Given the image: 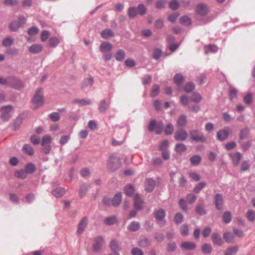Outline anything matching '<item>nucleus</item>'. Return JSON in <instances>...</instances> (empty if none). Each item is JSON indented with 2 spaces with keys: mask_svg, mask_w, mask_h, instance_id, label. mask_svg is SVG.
I'll use <instances>...</instances> for the list:
<instances>
[{
  "mask_svg": "<svg viewBox=\"0 0 255 255\" xmlns=\"http://www.w3.org/2000/svg\"><path fill=\"white\" fill-rule=\"evenodd\" d=\"M94 82L93 78L89 77L84 79L81 84V87L82 89H84L88 86H92Z\"/></svg>",
  "mask_w": 255,
  "mask_h": 255,
  "instance_id": "23",
  "label": "nucleus"
},
{
  "mask_svg": "<svg viewBox=\"0 0 255 255\" xmlns=\"http://www.w3.org/2000/svg\"><path fill=\"white\" fill-rule=\"evenodd\" d=\"M160 88L157 85H154L152 87L151 92V96L152 97L156 96L159 92Z\"/></svg>",
  "mask_w": 255,
  "mask_h": 255,
  "instance_id": "50",
  "label": "nucleus"
},
{
  "mask_svg": "<svg viewBox=\"0 0 255 255\" xmlns=\"http://www.w3.org/2000/svg\"><path fill=\"white\" fill-rule=\"evenodd\" d=\"M249 134V129L247 128H244L242 129L240 133L239 141L242 140L248 137Z\"/></svg>",
  "mask_w": 255,
  "mask_h": 255,
  "instance_id": "31",
  "label": "nucleus"
},
{
  "mask_svg": "<svg viewBox=\"0 0 255 255\" xmlns=\"http://www.w3.org/2000/svg\"><path fill=\"white\" fill-rule=\"evenodd\" d=\"M188 137L187 132L183 129L177 130L174 134L175 139L177 141L185 140Z\"/></svg>",
  "mask_w": 255,
  "mask_h": 255,
  "instance_id": "9",
  "label": "nucleus"
},
{
  "mask_svg": "<svg viewBox=\"0 0 255 255\" xmlns=\"http://www.w3.org/2000/svg\"><path fill=\"white\" fill-rule=\"evenodd\" d=\"M189 177L194 181H197L200 179V176L195 172H189Z\"/></svg>",
  "mask_w": 255,
  "mask_h": 255,
  "instance_id": "61",
  "label": "nucleus"
},
{
  "mask_svg": "<svg viewBox=\"0 0 255 255\" xmlns=\"http://www.w3.org/2000/svg\"><path fill=\"white\" fill-rule=\"evenodd\" d=\"M184 81V78L183 76L180 74H176L174 77V82L177 85H180Z\"/></svg>",
  "mask_w": 255,
  "mask_h": 255,
  "instance_id": "36",
  "label": "nucleus"
},
{
  "mask_svg": "<svg viewBox=\"0 0 255 255\" xmlns=\"http://www.w3.org/2000/svg\"><path fill=\"white\" fill-rule=\"evenodd\" d=\"M231 132L228 127H226L221 130H219L217 133V138L220 141H224L227 139Z\"/></svg>",
  "mask_w": 255,
  "mask_h": 255,
  "instance_id": "6",
  "label": "nucleus"
},
{
  "mask_svg": "<svg viewBox=\"0 0 255 255\" xmlns=\"http://www.w3.org/2000/svg\"><path fill=\"white\" fill-rule=\"evenodd\" d=\"M196 11L197 14L204 16L208 13V8L205 4L199 3L196 6Z\"/></svg>",
  "mask_w": 255,
  "mask_h": 255,
  "instance_id": "10",
  "label": "nucleus"
},
{
  "mask_svg": "<svg viewBox=\"0 0 255 255\" xmlns=\"http://www.w3.org/2000/svg\"><path fill=\"white\" fill-rule=\"evenodd\" d=\"M181 234L182 236H185L188 234V228L187 225H183L180 228Z\"/></svg>",
  "mask_w": 255,
  "mask_h": 255,
  "instance_id": "62",
  "label": "nucleus"
},
{
  "mask_svg": "<svg viewBox=\"0 0 255 255\" xmlns=\"http://www.w3.org/2000/svg\"><path fill=\"white\" fill-rule=\"evenodd\" d=\"M104 243V239L101 237L95 238L93 245V249L95 252H98L101 248Z\"/></svg>",
  "mask_w": 255,
  "mask_h": 255,
  "instance_id": "14",
  "label": "nucleus"
},
{
  "mask_svg": "<svg viewBox=\"0 0 255 255\" xmlns=\"http://www.w3.org/2000/svg\"><path fill=\"white\" fill-rule=\"evenodd\" d=\"M246 217L248 220L250 222H253L255 220V212L252 210H249L246 213Z\"/></svg>",
  "mask_w": 255,
  "mask_h": 255,
  "instance_id": "40",
  "label": "nucleus"
},
{
  "mask_svg": "<svg viewBox=\"0 0 255 255\" xmlns=\"http://www.w3.org/2000/svg\"><path fill=\"white\" fill-rule=\"evenodd\" d=\"M117 221V219L115 216H111L106 218L104 222L106 225H112L114 224Z\"/></svg>",
  "mask_w": 255,
  "mask_h": 255,
  "instance_id": "39",
  "label": "nucleus"
},
{
  "mask_svg": "<svg viewBox=\"0 0 255 255\" xmlns=\"http://www.w3.org/2000/svg\"><path fill=\"white\" fill-rule=\"evenodd\" d=\"M229 155L232 159L233 164L235 166H238L242 157V154L239 152H236L235 153H230Z\"/></svg>",
  "mask_w": 255,
  "mask_h": 255,
  "instance_id": "12",
  "label": "nucleus"
},
{
  "mask_svg": "<svg viewBox=\"0 0 255 255\" xmlns=\"http://www.w3.org/2000/svg\"><path fill=\"white\" fill-rule=\"evenodd\" d=\"M22 150L29 155H32L34 154V149L33 147L28 144H25L23 146Z\"/></svg>",
  "mask_w": 255,
  "mask_h": 255,
  "instance_id": "29",
  "label": "nucleus"
},
{
  "mask_svg": "<svg viewBox=\"0 0 255 255\" xmlns=\"http://www.w3.org/2000/svg\"><path fill=\"white\" fill-rule=\"evenodd\" d=\"M43 49L41 44H34L28 48L29 51L32 54H37L40 52Z\"/></svg>",
  "mask_w": 255,
  "mask_h": 255,
  "instance_id": "15",
  "label": "nucleus"
},
{
  "mask_svg": "<svg viewBox=\"0 0 255 255\" xmlns=\"http://www.w3.org/2000/svg\"><path fill=\"white\" fill-rule=\"evenodd\" d=\"M113 49V45L108 42H103L100 46V50L103 53L108 52Z\"/></svg>",
  "mask_w": 255,
  "mask_h": 255,
  "instance_id": "17",
  "label": "nucleus"
},
{
  "mask_svg": "<svg viewBox=\"0 0 255 255\" xmlns=\"http://www.w3.org/2000/svg\"><path fill=\"white\" fill-rule=\"evenodd\" d=\"M49 36V32L47 30H43L42 31L40 35V39L42 42H45L48 39Z\"/></svg>",
  "mask_w": 255,
  "mask_h": 255,
  "instance_id": "53",
  "label": "nucleus"
},
{
  "mask_svg": "<svg viewBox=\"0 0 255 255\" xmlns=\"http://www.w3.org/2000/svg\"><path fill=\"white\" fill-rule=\"evenodd\" d=\"M163 126L164 125L162 122L156 125V121L155 120H152L149 123L148 130L150 131H152L156 127V128L157 129L156 132L157 134H160L163 128Z\"/></svg>",
  "mask_w": 255,
  "mask_h": 255,
  "instance_id": "8",
  "label": "nucleus"
},
{
  "mask_svg": "<svg viewBox=\"0 0 255 255\" xmlns=\"http://www.w3.org/2000/svg\"><path fill=\"white\" fill-rule=\"evenodd\" d=\"M66 193V190L62 187H58L52 191V194L56 198L62 197Z\"/></svg>",
  "mask_w": 255,
  "mask_h": 255,
  "instance_id": "21",
  "label": "nucleus"
},
{
  "mask_svg": "<svg viewBox=\"0 0 255 255\" xmlns=\"http://www.w3.org/2000/svg\"><path fill=\"white\" fill-rule=\"evenodd\" d=\"M180 247L184 250H191L194 249L196 248V245L192 242H185L181 244Z\"/></svg>",
  "mask_w": 255,
  "mask_h": 255,
  "instance_id": "22",
  "label": "nucleus"
},
{
  "mask_svg": "<svg viewBox=\"0 0 255 255\" xmlns=\"http://www.w3.org/2000/svg\"><path fill=\"white\" fill-rule=\"evenodd\" d=\"M187 147L186 145L182 143L176 144L175 147V151L179 153L185 151Z\"/></svg>",
  "mask_w": 255,
  "mask_h": 255,
  "instance_id": "38",
  "label": "nucleus"
},
{
  "mask_svg": "<svg viewBox=\"0 0 255 255\" xmlns=\"http://www.w3.org/2000/svg\"><path fill=\"white\" fill-rule=\"evenodd\" d=\"M223 238L225 242L228 244L235 242V237L233 233L230 232H225L223 234Z\"/></svg>",
  "mask_w": 255,
  "mask_h": 255,
  "instance_id": "16",
  "label": "nucleus"
},
{
  "mask_svg": "<svg viewBox=\"0 0 255 255\" xmlns=\"http://www.w3.org/2000/svg\"><path fill=\"white\" fill-rule=\"evenodd\" d=\"M206 185L205 182H201L199 183L195 188H194V192L196 193H199Z\"/></svg>",
  "mask_w": 255,
  "mask_h": 255,
  "instance_id": "51",
  "label": "nucleus"
},
{
  "mask_svg": "<svg viewBox=\"0 0 255 255\" xmlns=\"http://www.w3.org/2000/svg\"><path fill=\"white\" fill-rule=\"evenodd\" d=\"M32 103L35 108H38L42 106L44 103L43 95L42 90L39 89L36 90V93L32 100Z\"/></svg>",
  "mask_w": 255,
  "mask_h": 255,
  "instance_id": "2",
  "label": "nucleus"
},
{
  "mask_svg": "<svg viewBox=\"0 0 255 255\" xmlns=\"http://www.w3.org/2000/svg\"><path fill=\"white\" fill-rule=\"evenodd\" d=\"M179 3L178 2L175 0H172L169 4V7L172 10H175L178 8Z\"/></svg>",
  "mask_w": 255,
  "mask_h": 255,
  "instance_id": "63",
  "label": "nucleus"
},
{
  "mask_svg": "<svg viewBox=\"0 0 255 255\" xmlns=\"http://www.w3.org/2000/svg\"><path fill=\"white\" fill-rule=\"evenodd\" d=\"M52 141L51 137L49 135H45L43 136L42 141H41V145L42 146H45L46 145H50L49 144Z\"/></svg>",
  "mask_w": 255,
  "mask_h": 255,
  "instance_id": "35",
  "label": "nucleus"
},
{
  "mask_svg": "<svg viewBox=\"0 0 255 255\" xmlns=\"http://www.w3.org/2000/svg\"><path fill=\"white\" fill-rule=\"evenodd\" d=\"M35 170V165L31 163H28L25 166V171L27 173H32Z\"/></svg>",
  "mask_w": 255,
  "mask_h": 255,
  "instance_id": "49",
  "label": "nucleus"
},
{
  "mask_svg": "<svg viewBox=\"0 0 255 255\" xmlns=\"http://www.w3.org/2000/svg\"><path fill=\"white\" fill-rule=\"evenodd\" d=\"M88 219L86 217L83 218L78 225L77 233L79 234H82L84 231L87 225Z\"/></svg>",
  "mask_w": 255,
  "mask_h": 255,
  "instance_id": "20",
  "label": "nucleus"
},
{
  "mask_svg": "<svg viewBox=\"0 0 255 255\" xmlns=\"http://www.w3.org/2000/svg\"><path fill=\"white\" fill-rule=\"evenodd\" d=\"M183 216L180 213H177L174 217V221L176 224H180L183 222Z\"/></svg>",
  "mask_w": 255,
  "mask_h": 255,
  "instance_id": "55",
  "label": "nucleus"
},
{
  "mask_svg": "<svg viewBox=\"0 0 255 255\" xmlns=\"http://www.w3.org/2000/svg\"><path fill=\"white\" fill-rule=\"evenodd\" d=\"M202 158L201 156L195 155L190 158L191 163L194 166H197L200 164Z\"/></svg>",
  "mask_w": 255,
  "mask_h": 255,
  "instance_id": "32",
  "label": "nucleus"
},
{
  "mask_svg": "<svg viewBox=\"0 0 255 255\" xmlns=\"http://www.w3.org/2000/svg\"><path fill=\"white\" fill-rule=\"evenodd\" d=\"M114 33L110 29H106L101 32V36L104 39H108L113 36Z\"/></svg>",
  "mask_w": 255,
  "mask_h": 255,
  "instance_id": "28",
  "label": "nucleus"
},
{
  "mask_svg": "<svg viewBox=\"0 0 255 255\" xmlns=\"http://www.w3.org/2000/svg\"><path fill=\"white\" fill-rule=\"evenodd\" d=\"M180 22L181 23L186 26H188L191 24V19L187 16H182L180 18Z\"/></svg>",
  "mask_w": 255,
  "mask_h": 255,
  "instance_id": "43",
  "label": "nucleus"
},
{
  "mask_svg": "<svg viewBox=\"0 0 255 255\" xmlns=\"http://www.w3.org/2000/svg\"><path fill=\"white\" fill-rule=\"evenodd\" d=\"M202 99L201 96L198 93L194 92L193 94L192 101L196 103H199Z\"/></svg>",
  "mask_w": 255,
  "mask_h": 255,
  "instance_id": "52",
  "label": "nucleus"
},
{
  "mask_svg": "<svg viewBox=\"0 0 255 255\" xmlns=\"http://www.w3.org/2000/svg\"><path fill=\"white\" fill-rule=\"evenodd\" d=\"M39 32V29L36 27H32L28 29L27 33L30 35H34L37 34Z\"/></svg>",
  "mask_w": 255,
  "mask_h": 255,
  "instance_id": "58",
  "label": "nucleus"
},
{
  "mask_svg": "<svg viewBox=\"0 0 255 255\" xmlns=\"http://www.w3.org/2000/svg\"><path fill=\"white\" fill-rule=\"evenodd\" d=\"M134 192V187L130 184L127 185L125 187V193L128 196H131Z\"/></svg>",
  "mask_w": 255,
  "mask_h": 255,
  "instance_id": "33",
  "label": "nucleus"
},
{
  "mask_svg": "<svg viewBox=\"0 0 255 255\" xmlns=\"http://www.w3.org/2000/svg\"><path fill=\"white\" fill-rule=\"evenodd\" d=\"M195 89V85L192 82L187 83L184 87V90L186 93H189Z\"/></svg>",
  "mask_w": 255,
  "mask_h": 255,
  "instance_id": "44",
  "label": "nucleus"
},
{
  "mask_svg": "<svg viewBox=\"0 0 255 255\" xmlns=\"http://www.w3.org/2000/svg\"><path fill=\"white\" fill-rule=\"evenodd\" d=\"M121 165V162L119 157L115 154H112L109 158L108 162L109 168L114 171L119 168Z\"/></svg>",
  "mask_w": 255,
  "mask_h": 255,
  "instance_id": "1",
  "label": "nucleus"
},
{
  "mask_svg": "<svg viewBox=\"0 0 255 255\" xmlns=\"http://www.w3.org/2000/svg\"><path fill=\"white\" fill-rule=\"evenodd\" d=\"M137 11L135 7H130L128 10V15L131 18H134L137 14Z\"/></svg>",
  "mask_w": 255,
  "mask_h": 255,
  "instance_id": "48",
  "label": "nucleus"
},
{
  "mask_svg": "<svg viewBox=\"0 0 255 255\" xmlns=\"http://www.w3.org/2000/svg\"><path fill=\"white\" fill-rule=\"evenodd\" d=\"M73 104H78L80 106L90 105L92 103L90 100L89 99H75L73 101Z\"/></svg>",
  "mask_w": 255,
  "mask_h": 255,
  "instance_id": "26",
  "label": "nucleus"
},
{
  "mask_svg": "<svg viewBox=\"0 0 255 255\" xmlns=\"http://www.w3.org/2000/svg\"><path fill=\"white\" fill-rule=\"evenodd\" d=\"M13 110V107L11 105H7L2 107L0 108L1 112L0 118L3 121H7L10 118V112Z\"/></svg>",
  "mask_w": 255,
  "mask_h": 255,
  "instance_id": "3",
  "label": "nucleus"
},
{
  "mask_svg": "<svg viewBox=\"0 0 255 255\" xmlns=\"http://www.w3.org/2000/svg\"><path fill=\"white\" fill-rule=\"evenodd\" d=\"M134 204L136 209H141L143 207V201L139 194L134 196Z\"/></svg>",
  "mask_w": 255,
  "mask_h": 255,
  "instance_id": "19",
  "label": "nucleus"
},
{
  "mask_svg": "<svg viewBox=\"0 0 255 255\" xmlns=\"http://www.w3.org/2000/svg\"><path fill=\"white\" fill-rule=\"evenodd\" d=\"M215 204L216 208L221 210L223 208V196L220 194H217L215 197Z\"/></svg>",
  "mask_w": 255,
  "mask_h": 255,
  "instance_id": "13",
  "label": "nucleus"
},
{
  "mask_svg": "<svg viewBox=\"0 0 255 255\" xmlns=\"http://www.w3.org/2000/svg\"><path fill=\"white\" fill-rule=\"evenodd\" d=\"M27 174L26 171L23 170H17L15 172V176L21 179L25 178L27 177Z\"/></svg>",
  "mask_w": 255,
  "mask_h": 255,
  "instance_id": "47",
  "label": "nucleus"
},
{
  "mask_svg": "<svg viewBox=\"0 0 255 255\" xmlns=\"http://www.w3.org/2000/svg\"><path fill=\"white\" fill-rule=\"evenodd\" d=\"M122 197L121 193L116 194L111 201L112 204L115 207L119 206L121 202Z\"/></svg>",
  "mask_w": 255,
  "mask_h": 255,
  "instance_id": "25",
  "label": "nucleus"
},
{
  "mask_svg": "<svg viewBox=\"0 0 255 255\" xmlns=\"http://www.w3.org/2000/svg\"><path fill=\"white\" fill-rule=\"evenodd\" d=\"M238 249L239 248L237 246L235 247H229L225 251L224 255H235L237 254Z\"/></svg>",
  "mask_w": 255,
  "mask_h": 255,
  "instance_id": "24",
  "label": "nucleus"
},
{
  "mask_svg": "<svg viewBox=\"0 0 255 255\" xmlns=\"http://www.w3.org/2000/svg\"><path fill=\"white\" fill-rule=\"evenodd\" d=\"M180 101L182 105L187 106L189 103V99L186 95H183L180 97Z\"/></svg>",
  "mask_w": 255,
  "mask_h": 255,
  "instance_id": "60",
  "label": "nucleus"
},
{
  "mask_svg": "<svg viewBox=\"0 0 255 255\" xmlns=\"http://www.w3.org/2000/svg\"><path fill=\"white\" fill-rule=\"evenodd\" d=\"M173 130H174L173 126L171 124H169L166 127V128L165 129V132L166 134H171L172 133Z\"/></svg>",
  "mask_w": 255,
  "mask_h": 255,
  "instance_id": "59",
  "label": "nucleus"
},
{
  "mask_svg": "<svg viewBox=\"0 0 255 255\" xmlns=\"http://www.w3.org/2000/svg\"><path fill=\"white\" fill-rule=\"evenodd\" d=\"M13 38L10 37H7L3 40L2 44L4 47H8L10 46L13 43Z\"/></svg>",
  "mask_w": 255,
  "mask_h": 255,
  "instance_id": "41",
  "label": "nucleus"
},
{
  "mask_svg": "<svg viewBox=\"0 0 255 255\" xmlns=\"http://www.w3.org/2000/svg\"><path fill=\"white\" fill-rule=\"evenodd\" d=\"M155 218L160 226H163L165 224V212L163 209H159L154 213Z\"/></svg>",
  "mask_w": 255,
  "mask_h": 255,
  "instance_id": "5",
  "label": "nucleus"
},
{
  "mask_svg": "<svg viewBox=\"0 0 255 255\" xmlns=\"http://www.w3.org/2000/svg\"><path fill=\"white\" fill-rule=\"evenodd\" d=\"M189 133L191 138L193 140H195L197 142H203L205 140L203 134L201 133L198 130L193 129L190 130Z\"/></svg>",
  "mask_w": 255,
  "mask_h": 255,
  "instance_id": "7",
  "label": "nucleus"
},
{
  "mask_svg": "<svg viewBox=\"0 0 255 255\" xmlns=\"http://www.w3.org/2000/svg\"><path fill=\"white\" fill-rule=\"evenodd\" d=\"M187 123L186 117L185 115H182L180 116L177 121V125L178 127H184Z\"/></svg>",
  "mask_w": 255,
  "mask_h": 255,
  "instance_id": "30",
  "label": "nucleus"
},
{
  "mask_svg": "<svg viewBox=\"0 0 255 255\" xmlns=\"http://www.w3.org/2000/svg\"><path fill=\"white\" fill-rule=\"evenodd\" d=\"M49 117L52 121L57 122L60 119L59 114L56 112H53L50 114Z\"/></svg>",
  "mask_w": 255,
  "mask_h": 255,
  "instance_id": "56",
  "label": "nucleus"
},
{
  "mask_svg": "<svg viewBox=\"0 0 255 255\" xmlns=\"http://www.w3.org/2000/svg\"><path fill=\"white\" fill-rule=\"evenodd\" d=\"M211 238L214 244L217 245L219 246H222L224 244V241L220 235L217 233H213Z\"/></svg>",
  "mask_w": 255,
  "mask_h": 255,
  "instance_id": "18",
  "label": "nucleus"
},
{
  "mask_svg": "<svg viewBox=\"0 0 255 255\" xmlns=\"http://www.w3.org/2000/svg\"><path fill=\"white\" fill-rule=\"evenodd\" d=\"M126 57V53L122 49H119L115 55V58L117 61H121L124 59Z\"/></svg>",
  "mask_w": 255,
  "mask_h": 255,
  "instance_id": "27",
  "label": "nucleus"
},
{
  "mask_svg": "<svg viewBox=\"0 0 255 255\" xmlns=\"http://www.w3.org/2000/svg\"><path fill=\"white\" fill-rule=\"evenodd\" d=\"M128 230L132 232H135L140 228V224L137 222H132L128 226Z\"/></svg>",
  "mask_w": 255,
  "mask_h": 255,
  "instance_id": "34",
  "label": "nucleus"
},
{
  "mask_svg": "<svg viewBox=\"0 0 255 255\" xmlns=\"http://www.w3.org/2000/svg\"><path fill=\"white\" fill-rule=\"evenodd\" d=\"M145 190L148 192L153 190L155 186V181L152 178H147L145 180Z\"/></svg>",
  "mask_w": 255,
  "mask_h": 255,
  "instance_id": "11",
  "label": "nucleus"
},
{
  "mask_svg": "<svg viewBox=\"0 0 255 255\" xmlns=\"http://www.w3.org/2000/svg\"><path fill=\"white\" fill-rule=\"evenodd\" d=\"M132 255H143L142 250L138 248H133L131 250Z\"/></svg>",
  "mask_w": 255,
  "mask_h": 255,
  "instance_id": "64",
  "label": "nucleus"
},
{
  "mask_svg": "<svg viewBox=\"0 0 255 255\" xmlns=\"http://www.w3.org/2000/svg\"><path fill=\"white\" fill-rule=\"evenodd\" d=\"M202 252L205 254H210L212 251V248L209 244H204L201 248Z\"/></svg>",
  "mask_w": 255,
  "mask_h": 255,
  "instance_id": "37",
  "label": "nucleus"
},
{
  "mask_svg": "<svg viewBox=\"0 0 255 255\" xmlns=\"http://www.w3.org/2000/svg\"><path fill=\"white\" fill-rule=\"evenodd\" d=\"M108 108V105L106 103L105 100H102L100 102L99 110L100 112L104 113Z\"/></svg>",
  "mask_w": 255,
  "mask_h": 255,
  "instance_id": "46",
  "label": "nucleus"
},
{
  "mask_svg": "<svg viewBox=\"0 0 255 255\" xmlns=\"http://www.w3.org/2000/svg\"><path fill=\"white\" fill-rule=\"evenodd\" d=\"M231 214L229 211L225 212L223 216V220L226 224L229 223L231 221Z\"/></svg>",
  "mask_w": 255,
  "mask_h": 255,
  "instance_id": "42",
  "label": "nucleus"
},
{
  "mask_svg": "<svg viewBox=\"0 0 255 255\" xmlns=\"http://www.w3.org/2000/svg\"><path fill=\"white\" fill-rule=\"evenodd\" d=\"M59 43V39L56 37H51L49 40V46L56 47Z\"/></svg>",
  "mask_w": 255,
  "mask_h": 255,
  "instance_id": "45",
  "label": "nucleus"
},
{
  "mask_svg": "<svg viewBox=\"0 0 255 255\" xmlns=\"http://www.w3.org/2000/svg\"><path fill=\"white\" fill-rule=\"evenodd\" d=\"M110 248L111 251L119 250V246L117 242L114 240L110 243Z\"/></svg>",
  "mask_w": 255,
  "mask_h": 255,
  "instance_id": "54",
  "label": "nucleus"
},
{
  "mask_svg": "<svg viewBox=\"0 0 255 255\" xmlns=\"http://www.w3.org/2000/svg\"><path fill=\"white\" fill-rule=\"evenodd\" d=\"M25 21L23 16H20L18 20H14L10 23L9 27L11 31H15L25 23Z\"/></svg>",
  "mask_w": 255,
  "mask_h": 255,
  "instance_id": "4",
  "label": "nucleus"
},
{
  "mask_svg": "<svg viewBox=\"0 0 255 255\" xmlns=\"http://www.w3.org/2000/svg\"><path fill=\"white\" fill-rule=\"evenodd\" d=\"M150 244V242L147 239H143L140 240L138 243L139 246L141 247H146Z\"/></svg>",
  "mask_w": 255,
  "mask_h": 255,
  "instance_id": "57",
  "label": "nucleus"
}]
</instances>
